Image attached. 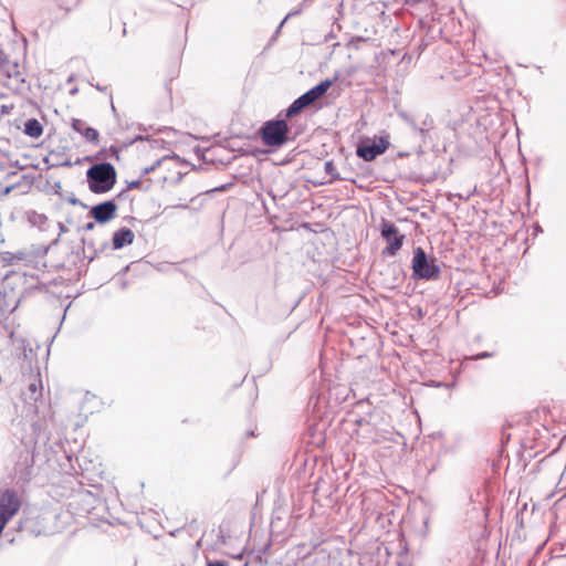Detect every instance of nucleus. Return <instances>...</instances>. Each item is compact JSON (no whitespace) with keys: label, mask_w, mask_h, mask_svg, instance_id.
I'll return each instance as SVG.
<instances>
[{"label":"nucleus","mask_w":566,"mask_h":566,"mask_svg":"<svg viewBox=\"0 0 566 566\" xmlns=\"http://www.w3.org/2000/svg\"><path fill=\"white\" fill-rule=\"evenodd\" d=\"M12 190V187H7L3 191L4 195H8Z\"/></svg>","instance_id":"393cba45"},{"label":"nucleus","mask_w":566,"mask_h":566,"mask_svg":"<svg viewBox=\"0 0 566 566\" xmlns=\"http://www.w3.org/2000/svg\"><path fill=\"white\" fill-rule=\"evenodd\" d=\"M94 227H95V224H94L93 222H88V223L85 226V229H86V230H92Z\"/></svg>","instance_id":"b1692460"},{"label":"nucleus","mask_w":566,"mask_h":566,"mask_svg":"<svg viewBox=\"0 0 566 566\" xmlns=\"http://www.w3.org/2000/svg\"><path fill=\"white\" fill-rule=\"evenodd\" d=\"M142 181L140 180H133L128 184V189H135V188H138L140 186Z\"/></svg>","instance_id":"412c9836"},{"label":"nucleus","mask_w":566,"mask_h":566,"mask_svg":"<svg viewBox=\"0 0 566 566\" xmlns=\"http://www.w3.org/2000/svg\"><path fill=\"white\" fill-rule=\"evenodd\" d=\"M90 190L94 193H105L116 184V169L109 163L96 164L86 171Z\"/></svg>","instance_id":"f257e3e1"},{"label":"nucleus","mask_w":566,"mask_h":566,"mask_svg":"<svg viewBox=\"0 0 566 566\" xmlns=\"http://www.w3.org/2000/svg\"><path fill=\"white\" fill-rule=\"evenodd\" d=\"M117 206L113 200H107L91 208L90 216L99 223L112 220L116 214Z\"/></svg>","instance_id":"423d86ee"},{"label":"nucleus","mask_w":566,"mask_h":566,"mask_svg":"<svg viewBox=\"0 0 566 566\" xmlns=\"http://www.w3.org/2000/svg\"><path fill=\"white\" fill-rule=\"evenodd\" d=\"M307 106H310L307 101L304 98L303 95H301L286 109V117H293Z\"/></svg>","instance_id":"ddd939ff"},{"label":"nucleus","mask_w":566,"mask_h":566,"mask_svg":"<svg viewBox=\"0 0 566 566\" xmlns=\"http://www.w3.org/2000/svg\"><path fill=\"white\" fill-rule=\"evenodd\" d=\"M20 501L14 492L6 490L0 493V535L8 522L18 513Z\"/></svg>","instance_id":"20e7f679"},{"label":"nucleus","mask_w":566,"mask_h":566,"mask_svg":"<svg viewBox=\"0 0 566 566\" xmlns=\"http://www.w3.org/2000/svg\"><path fill=\"white\" fill-rule=\"evenodd\" d=\"M398 116L406 123L408 124L411 129L413 132H417L419 134H423L424 133V128L423 127H420L417 123H416V119L412 115H410L409 113L405 112V111H400L398 112Z\"/></svg>","instance_id":"2eb2a0df"},{"label":"nucleus","mask_w":566,"mask_h":566,"mask_svg":"<svg viewBox=\"0 0 566 566\" xmlns=\"http://www.w3.org/2000/svg\"><path fill=\"white\" fill-rule=\"evenodd\" d=\"M492 356H493V354H492V353H489V352H482V353H480V354H478V355L473 356V357H472V359L478 360V359L489 358V357H492Z\"/></svg>","instance_id":"a211bd4d"},{"label":"nucleus","mask_w":566,"mask_h":566,"mask_svg":"<svg viewBox=\"0 0 566 566\" xmlns=\"http://www.w3.org/2000/svg\"><path fill=\"white\" fill-rule=\"evenodd\" d=\"M207 566H228V565L226 562H222V560H213V562H208Z\"/></svg>","instance_id":"aec40b11"},{"label":"nucleus","mask_w":566,"mask_h":566,"mask_svg":"<svg viewBox=\"0 0 566 566\" xmlns=\"http://www.w3.org/2000/svg\"><path fill=\"white\" fill-rule=\"evenodd\" d=\"M159 165H160V160H157V161H156L154 165H151L150 167H146V168H144V169H143V171H142V175L144 176V175H147V174L151 172V171H153L157 166H159Z\"/></svg>","instance_id":"f3484780"},{"label":"nucleus","mask_w":566,"mask_h":566,"mask_svg":"<svg viewBox=\"0 0 566 566\" xmlns=\"http://www.w3.org/2000/svg\"><path fill=\"white\" fill-rule=\"evenodd\" d=\"M71 202L75 205L77 202V200L76 199H72Z\"/></svg>","instance_id":"bb28decb"},{"label":"nucleus","mask_w":566,"mask_h":566,"mask_svg":"<svg viewBox=\"0 0 566 566\" xmlns=\"http://www.w3.org/2000/svg\"><path fill=\"white\" fill-rule=\"evenodd\" d=\"M9 112H10V108L8 106L2 105L0 107V114H9Z\"/></svg>","instance_id":"4be33fe9"},{"label":"nucleus","mask_w":566,"mask_h":566,"mask_svg":"<svg viewBox=\"0 0 566 566\" xmlns=\"http://www.w3.org/2000/svg\"><path fill=\"white\" fill-rule=\"evenodd\" d=\"M72 128L81 134L87 142L90 143H97L98 142V132L86 125V123L82 119L74 118L72 120Z\"/></svg>","instance_id":"1a4fd4ad"},{"label":"nucleus","mask_w":566,"mask_h":566,"mask_svg":"<svg viewBox=\"0 0 566 566\" xmlns=\"http://www.w3.org/2000/svg\"><path fill=\"white\" fill-rule=\"evenodd\" d=\"M23 84L24 77L18 71V65L15 64L12 71H8V81L6 82V85L11 90L19 91L22 88Z\"/></svg>","instance_id":"9b49d317"},{"label":"nucleus","mask_w":566,"mask_h":566,"mask_svg":"<svg viewBox=\"0 0 566 566\" xmlns=\"http://www.w3.org/2000/svg\"><path fill=\"white\" fill-rule=\"evenodd\" d=\"M23 132L32 138H39L43 133V127L38 119L30 118L24 123Z\"/></svg>","instance_id":"f8f14e48"},{"label":"nucleus","mask_w":566,"mask_h":566,"mask_svg":"<svg viewBox=\"0 0 566 566\" xmlns=\"http://www.w3.org/2000/svg\"><path fill=\"white\" fill-rule=\"evenodd\" d=\"M29 390H30V391H31V394H32V395H31V399L36 400V399H38V396H35L36 390H38V386H36V384H35V382L30 384V385H29Z\"/></svg>","instance_id":"6ab92c4d"},{"label":"nucleus","mask_w":566,"mask_h":566,"mask_svg":"<svg viewBox=\"0 0 566 566\" xmlns=\"http://www.w3.org/2000/svg\"><path fill=\"white\" fill-rule=\"evenodd\" d=\"M411 268L413 277L418 280L432 281L437 280L440 275V266L436 258L428 256L420 247L413 250Z\"/></svg>","instance_id":"f03ea898"},{"label":"nucleus","mask_w":566,"mask_h":566,"mask_svg":"<svg viewBox=\"0 0 566 566\" xmlns=\"http://www.w3.org/2000/svg\"><path fill=\"white\" fill-rule=\"evenodd\" d=\"M135 234L128 228H120L113 235V247L118 250L124 248L125 245L132 244L134 241Z\"/></svg>","instance_id":"9d476101"},{"label":"nucleus","mask_w":566,"mask_h":566,"mask_svg":"<svg viewBox=\"0 0 566 566\" xmlns=\"http://www.w3.org/2000/svg\"><path fill=\"white\" fill-rule=\"evenodd\" d=\"M285 20H286V18L283 21H281L279 29L284 24Z\"/></svg>","instance_id":"a878e982"},{"label":"nucleus","mask_w":566,"mask_h":566,"mask_svg":"<svg viewBox=\"0 0 566 566\" xmlns=\"http://www.w3.org/2000/svg\"><path fill=\"white\" fill-rule=\"evenodd\" d=\"M337 80V76L334 80L326 78L318 83L316 86L312 87L304 94V98L307 101L308 105H313L316 101L325 95V93L332 87L334 82Z\"/></svg>","instance_id":"0eeeda50"},{"label":"nucleus","mask_w":566,"mask_h":566,"mask_svg":"<svg viewBox=\"0 0 566 566\" xmlns=\"http://www.w3.org/2000/svg\"><path fill=\"white\" fill-rule=\"evenodd\" d=\"M60 234L65 233L67 231V228L63 223H59Z\"/></svg>","instance_id":"5701e85b"},{"label":"nucleus","mask_w":566,"mask_h":566,"mask_svg":"<svg viewBox=\"0 0 566 566\" xmlns=\"http://www.w3.org/2000/svg\"><path fill=\"white\" fill-rule=\"evenodd\" d=\"M260 133L264 145L280 147L287 140L289 126L283 119L269 120L262 126Z\"/></svg>","instance_id":"7ed1b4c3"},{"label":"nucleus","mask_w":566,"mask_h":566,"mask_svg":"<svg viewBox=\"0 0 566 566\" xmlns=\"http://www.w3.org/2000/svg\"><path fill=\"white\" fill-rule=\"evenodd\" d=\"M387 149V146L384 144H364L358 146L357 155L366 161L374 160L377 156L384 154Z\"/></svg>","instance_id":"6e6552de"},{"label":"nucleus","mask_w":566,"mask_h":566,"mask_svg":"<svg viewBox=\"0 0 566 566\" xmlns=\"http://www.w3.org/2000/svg\"><path fill=\"white\" fill-rule=\"evenodd\" d=\"M325 172L331 177L332 180L340 179L336 170L335 165L332 160H328L324 165Z\"/></svg>","instance_id":"dca6fc26"},{"label":"nucleus","mask_w":566,"mask_h":566,"mask_svg":"<svg viewBox=\"0 0 566 566\" xmlns=\"http://www.w3.org/2000/svg\"><path fill=\"white\" fill-rule=\"evenodd\" d=\"M27 219L33 227H38L39 229H43L48 221V217L45 214L36 211H29L27 213Z\"/></svg>","instance_id":"4468645a"},{"label":"nucleus","mask_w":566,"mask_h":566,"mask_svg":"<svg viewBox=\"0 0 566 566\" xmlns=\"http://www.w3.org/2000/svg\"><path fill=\"white\" fill-rule=\"evenodd\" d=\"M381 235L388 242V247L384 249V255L394 256L400 250L405 235L398 234V228L388 221H384L381 224Z\"/></svg>","instance_id":"39448f33"}]
</instances>
